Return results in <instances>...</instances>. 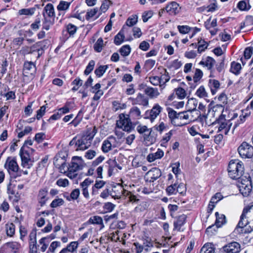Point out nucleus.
I'll use <instances>...</instances> for the list:
<instances>
[{"label": "nucleus", "mask_w": 253, "mask_h": 253, "mask_svg": "<svg viewBox=\"0 0 253 253\" xmlns=\"http://www.w3.org/2000/svg\"><path fill=\"white\" fill-rule=\"evenodd\" d=\"M106 167L108 168V175L111 176L116 168L117 161L116 160L109 159L106 162Z\"/></svg>", "instance_id": "72a5a7b5"}, {"label": "nucleus", "mask_w": 253, "mask_h": 253, "mask_svg": "<svg viewBox=\"0 0 253 253\" xmlns=\"http://www.w3.org/2000/svg\"><path fill=\"white\" fill-rule=\"evenodd\" d=\"M244 171L243 163L237 159L231 160L228 164V173L229 176L232 179H239L243 175Z\"/></svg>", "instance_id": "f03ea898"}, {"label": "nucleus", "mask_w": 253, "mask_h": 253, "mask_svg": "<svg viewBox=\"0 0 253 253\" xmlns=\"http://www.w3.org/2000/svg\"><path fill=\"white\" fill-rule=\"evenodd\" d=\"M108 68V65H100L94 71V74L98 77H102Z\"/></svg>", "instance_id": "37998d69"}, {"label": "nucleus", "mask_w": 253, "mask_h": 253, "mask_svg": "<svg viewBox=\"0 0 253 253\" xmlns=\"http://www.w3.org/2000/svg\"><path fill=\"white\" fill-rule=\"evenodd\" d=\"M110 191V196L115 199H119L123 195H124L126 190L119 184L113 186Z\"/></svg>", "instance_id": "2eb2a0df"}, {"label": "nucleus", "mask_w": 253, "mask_h": 253, "mask_svg": "<svg viewBox=\"0 0 253 253\" xmlns=\"http://www.w3.org/2000/svg\"><path fill=\"white\" fill-rule=\"evenodd\" d=\"M165 9L169 15H175L178 13L180 8L176 2L172 1L165 7Z\"/></svg>", "instance_id": "6ab92c4d"}, {"label": "nucleus", "mask_w": 253, "mask_h": 253, "mask_svg": "<svg viewBox=\"0 0 253 253\" xmlns=\"http://www.w3.org/2000/svg\"><path fill=\"white\" fill-rule=\"evenodd\" d=\"M37 233L36 231H32L29 235L30 252L37 251Z\"/></svg>", "instance_id": "a878e982"}, {"label": "nucleus", "mask_w": 253, "mask_h": 253, "mask_svg": "<svg viewBox=\"0 0 253 253\" xmlns=\"http://www.w3.org/2000/svg\"><path fill=\"white\" fill-rule=\"evenodd\" d=\"M220 84L218 80L210 79L208 81V86L211 89V93L214 95L220 88Z\"/></svg>", "instance_id": "c85d7f7f"}, {"label": "nucleus", "mask_w": 253, "mask_h": 253, "mask_svg": "<svg viewBox=\"0 0 253 253\" xmlns=\"http://www.w3.org/2000/svg\"><path fill=\"white\" fill-rule=\"evenodd\" d=\"M42 15L43 18L54 20L55 14L52 4L48 3L45 5L43 10Z\"/></svg>", "instance_id": "dca6fc26"}, {"label": "nucleus", "mask_w": 253, "mask_h": 253, "mask_svg": "<svg viewBox=\"0 0 253 253\" xmlns=\"http://www.w3.org/2000/svg\"><path fill=\"white\" fill-rule=\"evenodd\" d=\"M54 20L43 18L42 21V29L48 30L51 25L53 24Z\"/></svg>", "instance_id": "09e8293b"}, {"label": "nucleus", "mask_w": 253, "mask_h": 253, "mask_svg": "<svg viewBox=\"0 0 253 253\" xmlns=\"http://www.w3.org/2000/svg\"><path fill=\"white\" fill-rule=\"evenodd\" d=\"M190 112L188 110L186 111L180 112L178 113V120L188 121L189 119V115L188 113Z\"/></svg>", "instance_id": "0e129e2a"}, {"label": "nucleus", "mask_w": 253, "mask_h": 253, "mask_svg": "<svg viewBox=\"0 0 253 253\" xmlns=\"http://www.w3.org/2000/svg\"><path fill=\"white\" fill-rule=\"evenodd\" d=\"M187 216L185 214H181L178 216L173 222V230H176L179 232L183 231L182 227L186 223Z\"/></svg>", "instance_id": "f3484780"}, {"label": "nucleus", "mask_w": 253, "mask_h": 253, "mask_svg": "<svg viewBox=\"0 0 253 253\" xmlns=\"http://www.w3.org/2000/svg\"><path fill=\"white\" fill-rule=\"evenodd\" d=\"M74 0H72L71 1H67L65 0H60L57 6V9L59 11L58 16L62 15L63 16L67 11L68 10L70 5L72 2Z\"/></svg>", "instance_id": "aec40b11"}, {"label": "nucleus", "mask_w": 253, "mask_h": 253, "mask_svg": "<svg viewBox=\"0 0 253 253\" xmlns=\"http://www.w3.org/2000/svg\"><path fill=\"white\" fill-rule=\"evenodd\" d=\"M131 51V48L129 45H123L119 50L121 55L123 56H128Z\"/></svg>", "instance_id": "8fccbe9b"}, {"label": "nucleus", "mask_w": 253, "mask_h": 253, "mask_svg": "<svg viewBox=\"0 0 253 253\" xmlns=\"http://www.w3.org/2000/svg\"><path fill=\"white\" fill-rule=\"evenodd\" d=\"M64 201L62 199L58 198L53 200L51 203L50 206L52 208H56L64 204Z\"/></svg>", "instance_id": "052dcab7"}, {"label": "nucleus", "mask_w": 253, "mask_h": 253, "mask_svg": "<svg viewBox=\"0 0 253 253\" xmlns=\"http://www.w3.org/2000/svg\"><path fill=\"white\" fill-rule=\"evenodd\" d=\"M119 120L117 122V126L118 127L128 132L130 131L134 128L129 115L122 113L119 115Z\"/></svg>", "instance_id": "39448f33"}, {"label": "nucleus", "mask_w": 253, "mask_h": 253, "mask_svg": "<svg viewBox=\"0 0 253 253\" xmlns=\"http://www.w3.org/2000/svg\"><path fill=\"white\" fill-rule=\"evenodd\" d=\"M177 29L180 33L185 34L189 33L192 29V28L187 25H178Z\"/></svg>", "instance_id": "680f3d73"}, {"label": "nucleus", "mask_w": 253, "mask_h": 253, "mask_svg": "<svg viewBox=\"0 0 253 253\" xmlns=\"http://www.w3.org/2000/svg\"><path fill=\"white\" fill-rule=\"evenodd\" d=\"M48 190L46 188L41 189L38 193V200L41 207L44 206L48 200Z\"/></svg>", "instance_id": "5701e85b"}, {"label": "nucleus", "mask_w": 253, "mask_h": 253, "mask_svg": "<svg viewBox=\"0 0 253 253\" xmlns=\"http://www.w3.org/2000/svg\"><path fill=\"white\" fill-rule=\"evenodd\" d=\"M88 222L91 224H101L103 223V220L99 216H94L89 219Z\"/></svg>", "instance_id": "6e6d98bb"}, {"label": "nucleus", "mask_w": 253, "mask_h": 253, "mask_svg": "<svg viewBox=\"0 0 253 253\" xmlns=\"http://www.w3.org/2000/svg\"><path fill=\"white\" fill-rule=\"evenodd\" d=\"M215 248L211 243L205 244L201 248L200 253H214Z\"/></svg>", "instance_id": "4c0bfd02"}, {"label": "nucleus", "mask_w": 253, "mask_h": 253, "mask_svg": "<svg viewBox=\"0 0 253 253\" xmlns=\"http://www.w3.org/2000/svg\"><path fill=\"white\" fill-rule=\"evenodd\" d=\"M144 139L145 141L149 143V144H151L155 142L156 137L152 133V128H151L148 132L145 133L143 136Z\"/></svg>", "instance_id": "f704fd0d"}, {"label": "nucleus", "mask_w": 253, "mask_h": 253, "mask_svg": "<svg viewBox=\"0 0 253 253\" xmlns=\"http://www.w3.org/2000/svg\"><path fill=\"white\" fill-rule=\"evenodd\" d=\"M251 114V111H248V110H242V114L239 117L240 120L238 121L237 124H236L235 126L236 127L239 124L243 123L245 121L246 119L249 117Z\"/></svg>", "instance_id": "ea45409f"}, {"label": "nucleus", "mask_w": 253, "mask_h": 253, "mask_svg": "<svg viewBox=\"0 0 253 253\" xmlns=\"http://www.w3.org/2000/svg\"><path fill=\"white\" fill-rule=\"evenodd\" d=\"M252 210H253V205L244 208L235 232L238 234H244L250 233L253 230L251 225L253 221Z\"/></svg>", "instance_id": "f257e3e1"}, {"label": "nucleus", "mask_w": 253, "mask_h": 253, "mask_svg": "<svg viewBox=\"0 0 253 253\" xmlns=\"http://www.w3.org/2000/svg\"><path fill=\"white\" fill-rule=\"evenodd\" d=\"M162 110L163 108L159 104H155L150 111L147 110L146 112V115L147 116L146 118L149 119L151 122H153Z\"/></svg>", "instance_id": "1a4fd4ad"}, {"label": "nucleus", "mask_w": 253, "mask_h": 253, "mask_svg": "<svg viewBox=\"0 0 253 253\" xmlns=\"http://www.w3.org/2000/svg\"><path fill=\"white\" fill-rule=\"evenodd\" d=\"M215 63V60L210 56H208L205 59H203L199 63L203 67H207L210 71L211 74L212 73V68Z\"/></svg>", "instance_id": "4be33fe9"}, {"label": "nucleus", "mask_w": 253, "mask_h": 253, "mask_svg": "<svg viewBox=\"0 0 253 253\" xmlns=\"http://www.w3.org/2000/svg\"><path fill=\"white\" fill-rule=\"evenodd\" d=\"M97 128L95 126L87 127L82 136L84 137V138L91 143V141L97 132Z\"/></svg>", "instance_id": "412c9836"}, {"label": "nucleus", "mask_w": 253, "mask_h": 253, "mask_svg": "<svg viewBox=\"0 0 253 253\" xmlns=\"http://www.w3.org/2000/svg\"><path fill=\"white\" fill-rule=\"evenodd\" d=\"M6 245L10 251L14 253H17L20 247V245L16 242L7 243Z\"/></svg>", "instance_id": "79ce46f5"}, {"label": "nucleus", "mask_w": 253, "mask_h": 253, "mask_svg": "<svg viewBox=\"0 0 253 253\" xmlns=\"http://www.w3.org/2000/svg\"><path fill=\"white\" fill-rule=\"evenodd\" d=\"M242 69L241 65L239 63L233 61L231 63L230 71L235 75H239Z\"/></svg>", "instance_id": "58836bf2"}, {"label": "nucleus", "mask_w": 253, "mask_h": 253, "mask_svg": "<svg viewBox=\"0 0 253 253\" xmlns=\"http://www.w3.org/2000/svg\"><path fill=\"white\" fill-rule=\"evenodd\" d=\"M19 155L20 156L22 166L26 168L30 169L33 165V161L30 158L29 153L28 151L22 147L20 149Z\"/></svg>", "instance_id": "6e6552de"}, {"label": "nucleus", "mask_w": 253, "mask_h": 253, "mask_svg": "<svg viewBox=\"0 0 253 253\" xmlns=\"http://www.w3.org/2000/svg\"><path fill=\"white\" fill-rule=\"evenodd\" d=\"M219 124L218 131L224 130V134L227 135L230 129L232 123L230 120L225 119V115L221 114L218 118L212 123V125Z\"/></svg>", "instance_id": "423d86ee"}, {"label": "nucleus", "mask_w": 253, "mask_h": 253, "mask_svg": "<svg viewBox=\"0 0 253 253\" xmlns=\"http://www.w3.org/2000/svg\"><path fill=\"white\" fill-rule=\"evenodd\" d=\"M6 233L8 236H12L15 233V225L13 223L6 224Z\"/></svg>", "instance_id": "5fc2aeb1"}, {"label": "nucleus", "mask_w": 253, "mask_h": 253, "mask_svg": "<svg viewBox=\"0 0 253 253\" xmlns=\"http://www.w3.org/2000/svg\"><path fill=\"white\" fill-rule=\"evenodd\" d=\"M126 29L125 26L123 27V28L120 31V32L115 36L114 38V43L116 45H120L124 41V31Z\"/></svg>", "instance_id": "473e14b6"}, {"label": "nucleus", "mask_w": 253, "mask_h": 253, "mask_svg": "<svg viewBox=\"0 0 253 253\" xmlns=\"http://www.w3.org/2000/svg\"><path fill=\"white\" fill-rule=\"evenodd\" d=\"M80 195V191L79 189L76 188L74 189L70 194L65 192L63 194V197L68 201L77 200Z\"/></svg>", "instance_id": "bb28decb"}, {"label": "nucleus", "mask_w": 253, "mask_h": 253, "mask_svg": "<svg viewBox=\"0 0 253 253\" xmlns=\"http://www.w3.org/2000/svg\"><path fill=\"white\" fill-rule=\"evenodd\" d=\"M162 175L161 170L157 168H153L149 170L146 174L148 177L146 181L150 182H154L155 180L159 178Z\"/></svg>", "instance_id": "ddd939ff"}, {"label": "nucleus", "mask_w": 253, "mask_h": 253, "mask_svg": "<svg viewBox=\"0 0 253 253\" xmlns=\"http://www.w3.org/2000/svg\"><path fill=\"white\" fill-rule=\"evenodd\" d=\"M129 113V117H131L132 119L138 120L142 117L140 109L136 106H133L131 108Z\"/></svg>", "instance_id": "2f4dec72"}, {"label": "nucleus", "mask_w": 253, "mask_h": 253, "mask_svg": "<svg viewBox=\"0 0 253 253\" xmlns=\"http://www.w3.org/2000/svg\"><path fill=\"white\" fill-rule=\"evenodd\" d=\"M166 192L169 196L174 195L176 193V184H171L166 189Z\"/></svg>", "instance_id": "bf43d9fd"}, {"label": "nucleus", "mask_w": 253, "mask_h": 253, "mask_svg": "<svg viewBox=\"0 0 253 253\" xmlns=\"http://www.w3.org/2000/svg\"><path fill=\"white\" fill-rule=\"evenodd\" d=\"M137 22V16L134 15L131 17L128 18L126 22V26L131 27L134 25Z\"/></svg>", "instance_id": "e2e57ef3"}, {"label": "nucleus", "mask_w": 253, "mask_h": 253, "mask_svg": "<svg viewBox=\"0 0 253 253\" xmlns=\"http://www.w3.org/2000/svg\"><path fill=\"white\" fill-rule=\"evenodd\" d=\"M238 187L240 192L244 196L249 195L252 189L251 177L249 175L242 176L239 178Z\"/></svg>", "instance_id": "20e7f679"}, {"label": "nucleus", "mask_w": 253, "mask_h": 253, "mask_svg": "<svg viewBox=\"0 0 253 253\" xmlns=\"http://www.w3.org/2000/svg\"><path fill=\"white\" fill-rule=\"evenodd\" d=\"M126 105L125 103H121L116 101L113 102V108L115 111H117L120 109H126Z\"/></svg>", "instance_id": "13d9d810"}, {"label": "nucleus", "mask_w": 253, "mask_h": 253, "mask_svg": "<svg viewBox=\"0 0 253 253\" xmlns=\"http://www.w3.org/2000/svg\"><path fill=\"white\" fill-rule=\"evenodd\" d=\"M66 31L70 37H74L77 32L78 27L75 25L69 23L66 26Z\"/></svg>", "instance_id": "a19ab883"}, {"label": "nucleus", "mask_w": 253, "mask_h": 253, "mask_svg": "<svg viewBox=\"0 0 253 253\" xmlns=\"http://www.w3.org/2000/svg\"><path fill=\"white\" fill-rule=\"evenodd\" d=\"M237 7L241 10H248L251 8L249 4V0H243L239 1Z\"/></svg>", "instance_id": "49530a36"}, {"label": "nucleus", "mask_w": 253, "mask_h": 253, "mask_svg": "<svg viewBox=\"0 0 253 253\" xmlns=\"http://www.w3.org/2000/svg\"><path fill=\"white\" fill-rule=\"evenodd\" d=\"M129 100L131 102L132 105H139L143 107L148 105V99L141 93H138L136 98L130 97Z\"/></svg>", "instance_id": "f8f14e48"}, {"label": "nucleus", "mask_w": 253, "mask_h": 253, "mask_svg": "<svg viewBox=\"0 0 253 253\" xmlns=\"http://www.w3.org/2000/svg\"><path fill=\"white\" fill-rule=\"evenodd\" d=\"M4 167L9 173L10 171L17 172L19 169L18 164L15 159L9 160L8 159L5 164Z\"/></svg>", "instance_id": "393cba45"}, {"label": "nucleus", "mask_w": 253, "mask_h": 253, "mask_svg": "<svg viewBox=\"0 0 253 253\" xmlns=\"http://www.w3.org/2000/svg\"><path fill=\"white\" fill-rule=\"evenodd\" d=\"M38 7V5H36L32 7L21 9L18 10V15L21 16L24 15L26 18L30 17L35 13Z\"/></svg>", "instance_id": "b1692460"}, {"label": "nucleus", "mask_w": 253, "mask_h": 253, "mask_svg": "<svg viewBox=\"0 0 253 253\" xmlns=\"http://www.w3.org/2000/svg\"><path fill=\"white\" fill-rule=\"evenodd\" d=\"M198 103V100L195 98H192L188 99L186 104L188 110L190 111V113L195 111L196 110Z\"/></svg>", "instance_id": "e433bc0d"}, {"label": "nucleus", "mask_w": 253, "mask_h": 253, "mask_svg": "<svg viewBox=\"0 0 253 253\" xmlns=\"http://www.w3.org/2000/svg\"><path fill=\"white\" fill-rule=\"evenodd\" d=\"M144 91L145 94L151 99L157 98L160 95V93L157 88L146 87L144 89Z\"/></svg>", "instance_id": "7c9ffc66"}, {"label": "nucleus", "mask_w": 253, "mask_h": 253, "mask_svg": "<svg viewBox=\"0 0 253 253\" xmlns=\"http://www.w3.org/2000/svg\"><path fill=\"white\" fill-rule=\"evenodd\" d=\"M115 138L113 136H109L107 139L104 140L101 146V149L104 153H108L112 149V142Z\"/></svg>", "instance_id": "c756f323"}, {"label": "nucleus", "mask_w": 253, "mask_h": 253, "mask_svg": "<svg viewBox=\"0 0 253 253\" xmlns=\"http://www.w3.org/2000/svg\"><path fill=\"white\" fill-rule=\"evenodd\" d=\"M103 46V40L102 38H99L94 44V49L97 52H100L102 50Z\"/></svg>", "instance_id": "3c124183"}, {"label": "nucleus", "mask_w": 253, "mask_h": 253, "mask_svg": "<svg viewBox=\"0 0 253 253\" xmlns=\"http://www.w3.org/2000/svg\"><path fill=\"white\" fill-rule=\"evenodd\" d=\"M24 71H32L35 73L36 71V66L33 62L31 61H26L24 64Z\"/></svg>", "instance_id": "de8ad7c7"}, {"label": "nucleus", "mask_w": 253, "mask_h": 253, "mask_svg": "<svg viewBox=\"0 0 253 253\" xmlns=\"http://www.w3.org/2000/svg\"><path fill=\"white\" fill-rule=\"evenodd\" d=\"M225 253H239L241 251V246L236 242H230L223 247Z\"/></svg>", "instance_id": "9b49d317"}, {"label": "nucleus", "mask_w": 253, "mask_h": 253, "mask_svg": "<svg viewBox=\"0 0 253 253\" xmlns=\"http://www.w3.org/2000/svg\"><path fill=\"white\" fill-rule=\"evenodd\" d=\"M182 65V63L180 61H179L178 59L174 60L169 64V68L173 69L174 70H177L179 69Z\"/></svg>", "instance_id": "774afa93"}, {"label": "nucleus", "mask_w": 253, "mask_h": 253, "mask_svg": "<svg viewBox=\"0 0 253 253\" xmlns=\"http://www.w3.org/2000/svg\"><path fill=\"white\" fill-rule=\"evenodd\" d=\"M209 43L204 40L201 39L198 41V52L201 53L208 48Z\"/></svg>", "instance_id": "a18cd8bd"}, {"label": "nucleus", "mask_w": 253, "mask_h": 253, "mask_svg": "<svg viewBox=\"0 0 253 253\" xmlns=\"http://www.w3.org/2000/svg\"><path fill=\"white\" fill-rule=\"evenodd\" d=\"M81 113L82 111H79L76 117L70 123L71 124L73 125L75 127L79 125L82 120L83 116Z\"/></svg>", "instance_id": "338daca9"}, {"label": "nucleus", "mask_w": 253, "mask_h": 253, "mask_svg": "<svg viewBox=\"0 0 253 253\" xmlns=\"http://www.w3.org/2000/svg\"><path fill=\"white\" fill-rule=\"evenodd\" d=\"M203 76V73L201 70L196 69L193 76V83H191V88H195L197 85L200 83V81Z\"/></svg>", "instance_id": "cd10ccee"}, {"label": "nucleus", "mask_w": 253, "mask_h": 253, "mask_svg": "<svg viewBox=\"0 0 253 253\" xmlns=\"http://www.w3.org/2000/svg\"><path fill=\"white\" fill-rule=\"evenodd\" d=\"M186 192V188L184 183H181L178 186L176 185V193L178 192L181 195L184 196L185 195Z\"/></svg>", "instance_id": "69168bd1"}, {"label": "nucleus", "mask_w": 253, "mask_h": 253, "mask_svg": "<svg viewBox=\"0 0 253 253\" xmlns=\"http://www.w3.org/2000/svg\"><path fill=\"white\" fill-rule=\"evenodd\" d=\"M95 61L93 60H90L84 71V74L85 75H89L93 70L95 66Z\"/></svg>", "instance_id": "864d4df0"}, {"label": "nucleus", "mask_w": 253, "mask_h": 253, "mask_svg": "<svg viewBox=\"0 0 253 253\" xmlns=\"http://www.w3.org/2000/svg\"><path fill=\"white\" fill-rule=\"evenodd\" d=\"M168 116L171 121V123L175 126H181L185 125L187 124V123H177V121L178 119V113H177L175 110L171 108H169L168 109Z\"/></svg>", "instance_id": "a211bd4d"}, {"label": "nucleus", "mask_w": 253, "mask_h": 253, "mask_svg": "<svg viewBox=\"0 0 253 253\" xmlns=\"http://www.w3.org/2000/svg\"><path fill=\"white\" fill-rule=\"evenodd\" d=\"M216 220L215 224L216 228L220 227L224 223H226V217L223 214H219L218 212H216L215 213Z\"/></svg>", "instance_id": "c9c22d12"}, {"label": "nucleus", "mask_w": 253, "mask_h": 253, "mask_svg": "<svg viewBox=\"0 0 253 253\" xmlns=\"http://www.w3.org/2000/svg\"><path fill=\"white\" fill-rule=\"evenodd\" d=\"M78 246L79 243L78 241H73L68 244L66 248L69 252H75L77 251Z\"/></svg>", "instance_id": "603ef678"}, {"label": "nucleus", "mask_w": 253, "mask_h": 253, "mask_svg": "<svg viewBox=\"0 0 253 253\" xmlns=\"http://www.w3.org/2000/svg\"><path fill=\"white\" fill-rule=\"evenodd\" d=\"M61 155L62 154L60 153L56 155L53 161L54 165L60 170H64V168L66 166L65 156Z\"/></svg>", "instance_id": "4468645a"}, {"label": "nucleus", "mask_w": 253, "mask_h": 253, "mask_svg": "<svg viewBox=\"0 0 253 253\" xmlns=\"http://www.w3.org/2000/svg\"><path fill=\"white\" fill-rule=\"evenodd\" d=\"M196 95L200 98L206 99L208 97V93L203 85L200 86L196 92Z\"/></svg>", "instance_id": "c03bdc74"}, {"label": "nucleus", "mask_w": 253, "mask_h": 253, "mask_svg": "<svg viewBox=\"0 0 253 253\" xmlns=\"http://www.w3.org/2000/svg\"><path fill=\"white\" fill-rule=\"evenodd\" d=\"M83 160L81 157L74 156L70 164L68 169L72 170V171H78L83 168Z\"/></svg>", "instance_id": "9d476101"}, {"label": "nucleus", "mask_w": 253, "mask_h": 253, "mask_svg": "<svg viewBox=\"0 0 253 253\" xmlns=\"http://www.w3.org/2000/svg\"><path fill=\"white\" fill-rule=\"evenodd\" d=\"M176 95L179 99H182L185 97L186 93L185 90L182 87H178L175 89Z\"/></svg>", "instance_id": "4d7b16f0"}, {"label": "nucleus", "mask_w": 253, "mask_h": 253, "mask_svg": "<svg viewBox=\"0 0 253 253\" xmlns=\"http://www.w3.org/2000/svg\"><path fill=\"white\" fill-rule=\"evenodd\" d=\"M91 143L83 136H75L70 141L69 146L76 151H84L87 149L90 146Z\"/></svg>", "instance_id": "7ed1b4c3"}, {"label": "nucleus", "mask_w": 253, "mask_h": 253, "mask_svg": "<svg viewBox=\"0 0 253 253\" xmlns=\"http://www.w3.org/2000/svg\"><path fill=\"white\" fill-rule=\"evenodd\" d=\"M238 151L243 158H251L253 156V147L246 142H243L240 145Z\"/></svg>", "instance_id": "0eeeda50"}]
</instances>
